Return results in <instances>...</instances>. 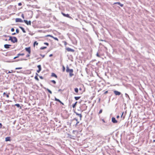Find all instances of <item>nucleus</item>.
<instances>
[{"instance_id": "1", "label": "nucleus", "mask_w": 155, "mask_h": 155, "mask_svg": "<svg viewBox=\"0 0 155 155\" xmlns=\"http://www.w3.org/2000/svg\"><path fill=\"white\" fill-rule=\"evenodd\" d=\"M66 71L67 72H69V76L70 77H71L74 75V74H73V69H70L68 66L66 67Z\"/></svg>"}, {"instance_id": "2", "label": "nucleus", "mask_w": 155, "mask_h": 155, "mask_svg": "<svg viewBox=\"0 0 155 155\" xmlns=\"http://www.w3.org/2000/svg\"><path fill=\"white\" fill-rule=\"evenodd\" d=\"M25 50L26 51L28 52V54L26 55L27 57H28L30 56V54H31V48L30 47H29L28 48H25Z\"/></svg>"}, {"instance_id": "3", "label": "nucleus", "mask_w": 155, "mask_h": 155, "mask_svg": "<svg viewBox=\"0 0 155 155\" xmlns=\"http://www.w3.org/2000/svg\"><path fill=\"white\" fill-rule=\"evenodd\" d=\"M9 40H11L13 43L16 42L17 41V39L15 37H11L10 38Z\"/></svg>"}, {"instance_id": "4", "label": "nucleus", "mask_w": 155, "mask_h": 155, "mask_svg": "<svg viewBox=\"0 0 155 155\" xmlns=\"http://www.w3.org/2000/svg\"><path fill=\"white\" fill-rule=\"evenodd\" d=\"M61 14L64 16L65 17L68 18H69L70 19H72V17L70 16L69 15L67 14H65V13H64L62 12H61Z\"/></svg>"}, {"instance_id": "5", "label": "nucleus", "mask_w": 155, "mask_h": 155, "mask_svg": "<svg viewBox=\"0 0 155 155\" xmlns=\"http://www.w3.org/2000/svg\"><path fill=\"white\" fill-rule=\"evenodd\" d=\"M81 107L83 108L82 111H84L87 110V106H86V104H83L81 106Z\"/></svg>"}, {"instance_id": "6", "label": "nucleus", "mask_w": 155, "mask_h": 155, "mask_svg": "<svg viewBox=\"0 0 155 155\" xmlns=\"http://www.w3.org/2000/svg\"><path fill=\"white\" fill-rule=\"evenodd\" d=\"M66 49L68 52H74V50L69 48H66Z\"/></svg>"}, {"instance_id": "7", "label": "nucleus", "mask_w": 155, "mask_h": 155, "mask_svg": "<svg viewBox=\"0 0 155 155\" xmlns=\"http://www.w3.org/2000/svg\"><path fill=\"white\" fill-rule=\"evenodd\" d=\"M114 94L116 95H120L121 94V93L117 91H114Z\"/></svg>"}, {"instance_id": "8", "label": "nucleus", "mask_w": 155, "mask_h": 155, "mask_svg": "<svg viewBox=\"0 0 155 155\" xmlns=\"http://www.w3.org/2000/svg\"><path fill=\"white\" fill-rule=\"evenodd\" d=\"M112 121L114 123H116L117 122V121L116 120L115 118L113 117L112 118Z\"/></svg>"}, {"instance_id": "9", "label": "nucleus", "mask_w": 155, "mask_h": 155, "mask_svg": "<svg viewBox=\"0 0 155 155\" xmlns=\"http://www.w3.org/2000/svg\"><path fill=\"white\" fill-rule=\"evenodd\" d=\"M37 67L38 68V70H37V72L39 73L41 71V65H38Z\"/></svg>"}, {"instance_id": "10", "label": "nucleus", "mask_w": 155, "mask_h": 155, "mask_svg": "<svg viewBox=\"0 0 155 155\" xmlns=\"http://www.w3.org/2000/svg\"><path fill=\"white\" fill-rule=\"evenodd\" d=\"M54 100L56 101H58L61 104H62L63 105H64V104L63 103H62V102H61L59 99H57L56 97H55L54 98Z\"/></svg>"}, {"instance_id": "11", "label": "nucleus", "mask_w": 155, "mask_h": 155, "mask_svg": "<svg viewBox=\"0 0 155 155\" xmlns=\"http://www.w3.org/2000/svg\"><path fill=\"white\" fill-rule=\"evenodd\" d=\"M24 21L25 22L27 25H31V21H28L27 20H24Z\"/></svg>"}, {"instance_id": "12", "label": "nucleus", "mask_w": 155, "mask_h": 155, "mask_svg": "<svg viewBox=\"0 0 155 155\" xmlns=\"http://www.w3.org/2000/svg\"><path fill=\"white\" fill-rule=\"evenodd\" d=\"M114 4H118L120 5L121 7H123L124 5L123 4H121V3L119 2H115L114 3Z\"/></svg>"}, {"instance_id": "13", "label": "nucleus", "mask_w": 155, "mask_h": 155, "mask_svg": "<svg viewBox=\"0 0 155 155\" xmlns=\"http://www.w3.org/2000/svg\"><path fill=\"white\" fill-rule=\"evenodd\" d=\"M5 141H11V138L10 137H6L5 138Z\"/></svg>"}, {"instance_id": "14", "label": "nucleus", "mask_w": 155, "mask_h": 155, "mask_svg": "<svg viewBox=\"0 0 155 155\" xmlns=\"http://www.w3.org/2000/svg\"><path fill=\"white\" fill-rule=\"evenodd\" d=\"M79 90L80 91V94H81L84 91L83 90L82 87H80L79 88Z\"/></svg>"}, {"instance_id": "15", "label": "nucleus", "mask_w": 155, "mask_h": 155, "mask_svg": "<svg viewBox=\"0 0 155 155\" xmlns=\"http://www.w3.org/2000/svg\"><path fill=\"white\" fill-rule=\"evenodd\" d=\"M10 46V45L5 44L4 45V47L6 48H9V46Z\"/></svg>"}, {"instance_id": "16", "label": "nucleus", "mask_w": 155, "mask_h": 155, "mask_svg": "<svg viewBox=\"0 0 155 155\" xmlns=\"http://www.w3.org/2000/svg\"><path fill=\"white\" fill-rule=\"evenodd\" d=\"M78 103V102L77 101H76L75 102V103H74V104H73L72 105V107L73 108H74L75 107H76V105Z\"/></svg>"}, {"instance_id": "17", "label": "nucleus", "mask_w": 155, "mask_h": 155, "mask_svg": "<svg viewBox=\"0 0 155 155\" xmlns=\"http://www.w3.org/2000/svg\"><path fill=\"white\" fill-rule=\"evenodd\" d=\"M51 76L52 77H54L56 78H57V76L54 73H52Z\"/></svg>"}, {"instance_id": "18", "label": "nucleus", "mask_w": 155, "mask_h": 155, "mask_svg": "<svg viewBox=\"0 0 155 155\" xmlns=\"http://www.w3.org/2000/svg\"><path fill=\"white\" fill-rule=\"evenodd\" d=\"M76 114L77 115H78V116H79L80 117V120H81V118L82 117V116L81 114H78V113H76Z\"/></svg>"}, {"instance_id": "19", "label": "nucleus", "mask_w": 155, "mask_h": 155, "mask_svg": "<svg viewBox=\"0 0 155 155\" xmlns=\"http://www.w3.org/2000/svg\"><path fill=\"white\" fill-rule=\"evenodd\" d=\"M3 95L4 96H6L8 98L9 97V94H6L4 92L3 93Z\"/></svg>"}, {"instance_id": "20", "label": "nucleus", "mask_w": 155, "mask_h": 155, "mask_svg": "<svg viewBox=\"0 0 155 155\" xmlns=\"http://www.w3.org/2000/svg\"><path fill=\"white\" fill-rule=\"evenodd\" d=\"M36 75L35 76V79H36L37 81H38L39 79L38 77V74L37 73H36Z\"/></svg>"}, {"instance_id": "21", "label": "nucleus", "mask_w": 155, "mask_h": 155, "mask_svg": "<svg viewBox=\"0 0 155 155\" xmlns=\"http://www.w3.org/2000/svg\"><path fill=\"white\" fill-rule=\"evenodd\" d=\"M74 91L76 93L78 94V89L77 88H74Z\"/></svg>"}, {"instance_id": "22", "label": "nucleus", "mask_w": 155, "mask_h": 155, "mask_svg": "<svg viewBox=\"0 0 155 155\" xmlns=\"http://www.w3.org/2000/svg\"><path fill=\"white\" fill-rule=\"evenodd\" d=\"M81 98V97H74V99L76 100H79Z\"/></svg>"}, {"instance_id": "23", "label": "nucleus", "mask_w": 155, "mask_h": 155, "mask_svg": "<svg viewBox=\"0 0 155 155\" xmlns=\"http://www.w3.org/2000/svg\"><path fill=\"white\" fill-rule=\"evenodd\" d=\"M73 120H75L77 121L76 125H77L79 123V121H78L77 119L75 118L73 119Z\"/></svg>"}, {"instance_id": "24", "label": "nucleus", "mask_w": 155, "mask_h": 155, "mask_svg": "<svg viewBox=\"0 0 155 155\" xmlns=\"http://www.w3.org/2000/svg\"><path fill=\"white\" fill-rule=\"evenodd\" d=\"M38 45V43L36 41H35L34 43V46H35V45Z\"/></svg>"}, {"instance_id": "25", "label": "nucleus", "mask_w": 155, "mask_h": 155, "mask_svg": "<svg viewBox=\"0 0 155 155\" xmlns=\"http://www.w3.org/2000/svg\"><path fill=\"white\" fill-rule=\"evenodd\" d=\"M47 48L46 47H42L40 48V49L41 50H43L44 49H45Z\"/></svg>"}, {"instance_id": "26", "label": "nucleus", "mask_w": 155, "mask_h": 155, "mask_svg": "<svg viewBox=\"0 0 155 155\" xmlns=\"http://www.w3.org/2000/svg\"><path fill=\"white\" fill-rule=\"evenodd\" d=\"M52 38H53L54 39V40H55L57 41H58V39L56 37H54V36H52Z\"/></svg>"}, {"instance_id": "27", "label": "nucleus", "mask_w": 155, "mask_h": 155, "mask_svg": "<svg viewBox=\"0 0 155 155\" xmlns=\"http://www.w3.org/2000/svg\"><path fill=\"white\" fill-rule=\"evenodd\" d=\"M46 90L47 91H48V92H49L50 94H52V92L49 89H48L47 88L46 89Z\"/></svg>"}, {"instance_id": "28", "label": "nucleus", "mask_w": 155, "mask_h": 155, "mask_svg": "<svg viewBox=\"0 0 155 155\" xmlns=\"http://www.w3.org/2000/svg\"><path fill=\"white\" fill-rule=\"evenodd\" d=\"M20 28L22 30V31L23 32H24V33L25 32V29L22 27H20Z\"/></svg>"}, {"instance_id": "29", "label": "nucleus", "mask_w": 155, "mask_h": 155, "mask_svg": "<svg viewBox=\"0 0 155 155\" xmlns=\"http://www.w3.org/2000/svg\"><path fill=\"white\" fill-rule=\"evenodd\" d=\"M124 112H123L122 113L121 116V117H123V119H124V118L125 117V116H123V114H124Z\"/></svg>"}, {"instance_id": "30", "label": "nucleus", "mask_w": 155, "mask_h": 155, "mask_svg": "<svg viewBox=\"0 0 155 155\" xmlns=\"http://www.w3.org/2000/svg\"><path fill=\"white\" fill-rule=\"evenodd\" d=\"M62 71L63 72H64L65 71V67H64V65L63 66H62Z\"/></svg>"}, {"instance_id": "31", "label": "nucleus", "mask_w": 155, "mask_h": 155, "mask_svg": "<svg viewBox=\"0 0 155 155\" xmlns=\"http://www.w3.org/2000/svg\"><path fill=\"white\" fill-rule=\"evenodd\" d=\"M45 37H51V38H52V36L51 35H46Z\"/></svg>"}, {"instance_id": "32", "label": "nucleus", "mask_w": 155, "mask_h": 155, "mask_svg": "<svg viewBox=\"0 0 155 155\" xmlns=\"http://www.w3.org/2000/svg\"><path fill=\"white\" fill-rule=\"evenodd\" d=\"M51 82H52L53 83H54V84H55L56 83V81L54 80H51Z\"/></svg>"}, {"instance_id": "33", "label": "nucleus", "mask_w": 155, "mask_h": 155, "mask_svg": "<svg viewBox=\"0 0 155 155\" xmlns=\"http://www.w3.org/2000/svg\"><path fill=\"white\" fill-rule=\"evenodd\" d=\"M44 44L45 45H47V46H48L49 45V43L47 42H45L44 43Z\"/></svg>"}, {"instance_id": "34", "label": "nucleus", "mask_w": 155, "mask_h": 155, "mask_svg": "<svg viewBox=\"0 0 155 155\" xmlns=\"http://www.w3.org/2000/svg\"><path fill=\"white\" fill-rule=\"evenodd\" d=\"M19 55V54H18V56L16 57H15L14 58V59H15L16 58H18V56Z\"/></svg>"}, {"instance_id": "35", "label": "nucleus", "mask_w": 155, "mask_h": 155, "mask_svg": "<svg viewBox=\"0 0 155 155\" xmlns=\"http://www.w3.org/2000/svg\"><path fill=\"white\" fill-rule=\"evenodd\" d=\"M102 112V109L100 110L99 112V114H101Z\"/></svg>"}, {"instance_id": "36", "label": "nucleus", "mask_w": 155, "mask_h": 155, "mask_svg": "<svg viewBox=\"0 0 155 155\" xmlns=\"http://www.w3.org/2000/svg\"><path fill=\"white\" fill-rule=\"evenodd\" d=\"M40 55L41 56V57H42V58H44L45 56V55H42L41 54H40Z\"/></svg>"}, {"instance_id": "37", "label": "nucleus", "mask_w": 155, "mask_h": 155, "mask_svg": "<svg viewBox=\"0 0 155 155\" xmlns=\"http://www.w3.org/2000/svg\"><path fill=\"white\" fill-rule=\"evenodd\" d=\"M15 105L17 106L18 107H19V104H15Z\"/></svg>"}, {"instance_id": "38", "label": "nucleus", "mask_w": 155, "mask_h": 155, "mask_svg": "<svg viewBox=\"0 0 155 155\" xmlns=\"http://www.w3.org/2000/svg\"><path fill=\"white\" fill-rule=\"evenodd\" d=\"M12 31H14V28H12L11 29Z\"/></svg>"}, {"instance_id": "39", "label": "nucleus", "mask_w": 155, "mask_h": 155, "mask_svg": "<svg viewBox=\"0 0 155 155\" xmlns=\"http://www.w3.org/2000/svg\"><path fill=\"white\" fill-rule=\"evenodd\" d=\"M16 31L17 33H19V30L18 29H16Z\"/></svg>"}, {"instance_id": "40", "label": "nucleus", "mask_w": 155, "mask_h": 155, "mask_svg": "<svg viewBox=\"0 0 155 155\" xmlns=\"http://www.w3.org/2000/svg\"><path fill=\"white\" fill-rule=\"evenodd\" d=\"M107 93H108V91H106L104 93V94H106Z\"/></svg>"}, {"instance_id": "41", "label": "nucleus", "mask_w": 155, "mask_h": 155, "mask_svg": "<svg viewBox=\"0 0 155 155\" xmlns=\"http://www.w3.org/2000/svg\"><path fill=\"white\" fill-rule=\"evenodd\" d=\"M2 125L1 123H0V128H1L2 127Z\"/></svg>"}, {"instance_id": "42", "label": "nucleus", "mask_w": 155, "mask_h": 155, "mask_svg": "<svg viewBox=\"0 0 155 155\" xmlns=\"http://www.w3.org/2000/svg\"><path fill=\"white\" fill-rule=\"evenodd\" d=\"M96 55H97V56L98 57H100V55L98 53H97V54Z\"/></svg>"}, {"instance_id": "43", "label": "nucleus", "mask_w": 155, "mask_h": 155, "mask_svg": "<svg viewBox=\"0 0 155 155\" xmlns=\"http://www.w3.org/2000/svg\"><path fill=\"white\" fill-rule=\"evenodd\" d=\"M39 77H40V78H41V79H42L43 78V77L42 76H39Z\"/></svg>"}, {"instance_id": "44", "label": "nucleus", "mask_w": 155, "mask_h": 155, "mask_svg": "<svg viewBox=\"0 0 155 155\" xmlns=\"http://www.w3.org/2000/svg\"><path fill=\"white\" fill-rule=\"evenodd\" d=\"M16 20H17V21H17V22L19 21V18H17V19Z\"/></svg>"}, {"instance_id": "45", "label": "nucleus", "mask_w": 155, "mask_h": 155, "mask_svg": "<svg viewBox=\"0 0 155 155\" xmlns=\"http://www.w3.org/2000/svg\"><path fill=\"white\" fill-rule=\"evenodd\" d=\"M24 54H22V53L20 54V56H22V55H23Z\"/></svg>"}, {"instance_id": "46", "label": "nucleus", "mask_w": 155, "mask_h": 155, "mask_svg": "<svg viewBox=\"0 0 155 155\" xmlns=\"http://www.w3.org/2000/svg\"><path fill=\"white\" fill-rule=\"evenodd\" d=\"M49 57H52V56H53V54H50L49 55Z\"/></svg>"}, {"instance_id": "47", "label": "nucleus", "mask_w": 155, "mask_h": 155, "mask_svg": "<svg viewBox=\"0 0 155 155\" xmlns=\"http://www.w3.org/2000/svg\"><path fill=\"white\" fill-rule=\"evenodd\" d=\"M119 115H117V119L119 118Z\"/></svg>"}, {"instance_id": "48", "label": "nucleus", "mask_w": 155, "mask_h": 155, "mask_svg": "<svg viewBox=\"0 0 155 155\" xmlns=\"http://www.w3.org/2000/svg\"><path fill=\"white\" fill-rule=\"evenodd\" d=\"M21 16L24 18V15L23 14H22L21 15Z\"/></svg>"}, {"instance_id": "49", "label": "nucleus", "mask_w": 155, "mask_h": 155, "mask_svg": "<svg viewBox=\"0 0 155 155\" xmlns=\"http://www.w3.org/2000/svg\"><path fill=\"white\" fill-rule=\"evenodd\" d=\"M66 44H67V43H66V42H65V43H64V45H66Z\"/></svg>"}, {"instance_id": "50", "label": "nucleus", "mask_w": 155, "mask_h": 155, "mask_svg": "<svg viewBox=\"0 0 155 155\" xmlns=\"http://www.w3.org/2000/svg\"><path fill=\"white\" fill-rule=\"evenodd\" d=\"M15 33H13L12 34V35H15Z\"/></svg>"}, {"instance_id": "51", "label": "nucleus", "mask_w": 155, "mask_h": 155, "mask_svg": "<svg viewBox=\"0 0 155 155\" xmlns=\"http://www.w3.org/2000/svg\"><path fill=\"white\" fill-rule=\"evenodd\" d=\"M103 120V122H104V123H105V121H104V120Z\"/></svg>"}, {"instance_id": "52", "label": "nucleus", "mask_w": 155, "mask_h": 155, "mask_svg": "<svg viewBox=\"0 0 155 155\" xmlns=\"http://www.w3.org/2000/svg\"><path fill=\"white\" fill-rule=\"evenodd\" d=\"M155 142V140H153V142Z\"/></svg>"}, {"instance_id": "53", "label": "nucleus", "mask_w": 155, "mask_h": 155, "mask_svg": "<svg viewBox=\"0 0 155 155\" xmlns=\"http://www.w3.org/2000/svg\"><path fill=\"white\" fill-rule=\"evenodd\" d=\"M19 69V68H16V69Z\"/></svg>"}, {"instance_id": "54", "label": "nucleus", "mask_w": 155, "mask_h": 155, "mask_svg": "<svg viewBox=\"0 0 155 155\" xmlns=\"http://www.w3.org/2000/svg\"><path fill=\"white\" fill-rule=\"evenodd\" d=\"M12 73V72H10V71H9L8 72V73Z\"/></svg>"}, {"instance_id": "55", "label": "nucleus", "mask_w": 155, "mask_h": 155, "mask_svg": "<svg viewBox=\"0 0 155 155\" xmlns=\"http://www.w3.org/2000/svg\"><path fill=\"white\" fill-rule=\"evenodd\" d=\"M26 60L25 59H21V60Z\"/></svg>"}, {"instance_id": "56", "label": "nucleus", "mask_w": 155, "mask_h": 155, "mask_svg": "<svg viewBox=\"0 0 155 155\" xmlns=\"http://www.w3.org/2000/svg\"><path fill=\"white\" fill-rule=\"evenodd\" d=\"M21 3H20V6H21Z\"/></svg>"}, {"instance_id": "57", "label": "nucleus", "mask_w": 155, "mask_h": 155, "mask_svg": "<svg viewBox=\"0 0 155 155\" xmlns=\"http://www.w3.org/2000/svg\"><path fill=\"white\" fill-rule=\"evenodd\" d=\"M20 22H21V20L20 19Z\"/></svg>"}, {"instance_id": "58", "label": "nucleus", "mask_w": 155, "mask_h": 155, "mask_svg": "<svg viewBox=\"0 0 155 155\" xmlns=\"http://www.w3.org/2000/svg\"><path fill=\"white\" fill-rule=\"evenodd\" d=\"M19 61V59H18L17 60V61Z\"/></svg>"}, {"instance_id": "59", "label": "nucleus", "mask_w": 155, "mask_h": 155, "mask_svg": "<svg viewBox=\"0 0 155 155\" xmlns=\"http://www.w3.org/2000/svg\"><path fill=\"white\" fill-rule=\"evenodd\" d=\"M19 5V3L18 4Z\"/></svg>"}]
</instances>
